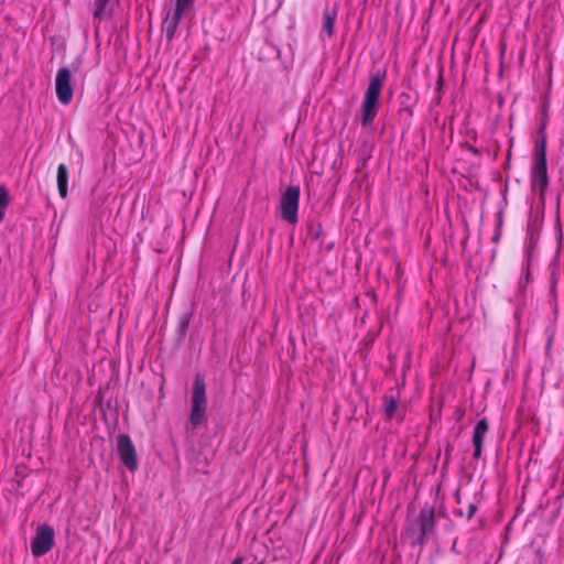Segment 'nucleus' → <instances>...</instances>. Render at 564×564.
Wrapping results in <instances>:
<instances>
[{
    "label": "nucleus",
    "mask_w": 564,
    "mask_h": 564,
    "mask_svg": "<svg viewBox=\"0 0 564 564\" xmlns=\"http://www.w3.org/2000/svg\"><path fill=\"white\" fill-rule=\"evenodd\" d=\"M436 527L435 510L433 506L425 503L417 518L405 521V527L401 533V539L412 546L423 545L429 535L434 534Z\"/></svg>",
    "instance_id": "nucleus-1"
},
{
    "label": "nucleus",
    "mask_w": 564,
    "mask_h": 564,
    "mask_svg": "<svg viewBox=\"0 0 564 564\" xmlns=\"http://www.w3.org/2000/svg\"><path fill=\"white\" fill-rule=\"evenodd\" d=\"M387 79L386 70H377L370 75L361 104V126L367 127L375 120L379 110V99Z\"/></svg>",
    "instance_id": "nucleus-2"
},
{
    "label": "nucleus",
    "mask_w": 564,
    "mask_h": 564,
    "mask_svg": "<svg viewBox=\"0 0 564 564\" xmlns=\"http://www.w3.org/2000/svg\"><path fill=\"white\" fill-rule=\"evenodd\" d=\"M206 384L203 377L200 375H196L193 383L189 413V422L194 427L202 425L206 421Z\"/></svg>",
    "instance_id": "nucleus-3"
},
{
    "label": "nucleus",
    "mask_w": 564,
    "mask_h": 564,
    "mask_svg": "<svg viewBox=\"0 0 564 564\" xmlns=\"http://www.w3.org/2000/svg\"><path fill=\"white\" fill-rule=\"evenodd\" d=\"M300 193L299 186H289L280 198L281 217L290 224L297 223Z\"/></svg>",
    "instance_id": "nucleus-4"
},
{
    "label": "nucleus",
    "mask_w": 564,
    "mask_h": 564,
    "mask_svg": "<svg viewBox=\"0 0 564 564\" xmlns=\"http://www.w3.org/2000/svg\"><path fill=\"white\" fill-rule=\"evenodd\" d=\"M194 2L195 0H175L173 11L166 14L162 25V31L169 41L174 37L184 13L193 7Z\"/></svg>",
    "instance_id": "nucleus-5"
},
{
    "label": "nucleus",
    "mask_w": 564,
    "mask_h": 564,
    "mask_svg": "<svg viewBox=\"0 0 564 564\" xmlns=\"http://www.w3.org/2000/svg\"><path fill=\"white\" fill-rule=\"evenodd\" d=\"M117 452L121 463L131 471L138 467L134 445L127 434H120L117 437Z\"/></svg>",
    "instance_id": "nucleus-6"
},
{
    "label": "nucleus",
    "mask_w": 564,
    "mask_h": 564,
    "mask_svg": "<svg viewBox=\"0 0 564 564\" xmlns=\"http://www.w3.org/2000/svg\"><path fill=\"white\" fill-rule=\"evenodd\" d=\"M70 73L68 68L63 67L57 72L55 79L56 96L61 104L68 105L73 99V87L70 84Z\"/></svg>",
    "instance_id": "nucleus-7"
},
{
    "label": "nucleus",
    "mask_w": 564,
    "mask_h": 564,
    "mask_svg": "<svg viewBox=\"0 0 564 564\" xmlns=\"http://www.w3.org/2000/svg\"><path fill=\"white\" fill-rule=\"evenodd\" d=\"M531 185L534 188L538 187L541 195L544 194L549 185L546 160H543V158L541 160L535 159L531 172Z\"/></svg>",
    "instance_id": "nucleus-8"
},
{
    "label": "nucleus",
    "mask_w": 564,
    "mask_h": 564,
    "mask_svg": "<svg viewBox=\"0 0 564 564\" xmlns=\"http://www.w3.org/2000/svg\"><path fill=\"white\" fill-rule=\"evenodd\" d=\"M489 431V423L486 417L480 419L473 431V446H474V453L473 458L479 459L482 455V446H484V440Z\"/></svg>",
    "instance_id": "nucleus-9"
},
{
    "label": "nucleus",
    "mask_w": 564,
    "mask_h": 564,
    "mask_svg": "<svg viewBox=\"0 0 564 564\" xmlns=\"http://www.w3.org/2000/svg\"><path fill=\"white\" fill-rule=\"evenodd\" d=\"M383 413L387 420H402L403 413L399 406L400 395L399 392L393 393L392 391L386 393L382 398Z\"/></svg>",
    "instance_id": "nucleus-10"
},
{
    "label": "nucleus",
    "mask_w": 564,
    "mask_h": 564,
    "mask_svg": "<svg viewBox=\"0 0 564 564\" xmlns=\"http://www.w3.org/2000/svg\"><path fill=\"white\" fill-rule=\"evenodd\" d=\"M55 541L54 529L50 525L37 528V556L46 554L52 550Z\"/></svg>",
    "instance_id": "nucleus-11"
},
{
    "label": "nucleus",
    "mask_w": 564,
    "mask_h": 564,
    "mask_svg": "<svg viewBox=\"0 0 564 564\" xmlns=\"http://www.w3.org/2000/svg\"><path fill=\"white\" fill-rule=\"evenodd\" d=\"M67 184H68V169L64 163H61L57 167V188L59 196L65 198L67 196Z\"/></svg>",
    "instance_id": "nucleus-12"
},
{
    "label": "nucleus",
    "mask_w": 564,
    "mask_h": 564,
    "mask_svg": "<svg viewBox=\"0 0 564 564\" xmlns=\"http://www.w3.org/2000/svg\"><path fill=\"white\" fill-rule=\"evenodd\" d=\"M110 0H95L94 1V17L98 20H104L110 17L111 9L109 6Z\"/></svg>",
    "instance_id": "nucleus-13"
},
{
    "label": "nucleus",
    "mask_w": 564,
    "mask_h": 564,
    "mask_svg": "<svg viewBox=\"0 0 564 564\" xmlns=\"http://www.w3.org/2000/svg\"><path fill=\"white\" fill-rule=\"evenodd\" d=\"M336 20V12L325 10L323 13V24H322V33L327 34L328 37L334 34V25Z\"/></svg>",
    "instance_id": "nucleus-14"
},
{
    "label": "nucleus",
    "mask_w": 564,
    "mask_h": 564,
    "mask_svg": "<svg viewBox=\"0 0 564 564\" xmlns=\"http://www.w3.org/2000/svg\"><path fill=\"white\" fill-rule=\"evenodd\" d=\"M546 160V139L542 135L535 143V159L536 160Z\"/></svg>",
    "instance_id": "nucleus-15"
},
{
    "label": "nucleus",
    "mask_w": 564,
    "mask_h": 564,
    "mask_svg": "<svg viewBox=\"0 0 564 564\" xmlns=\"http://www.w3.org/2000/svg\"><path fill=\"white\" fill-rule=\"evenodd\" d=\"M9 205V194L4 187H0V221L4 217V210Z\"/></svg>",
    "instance_id": "nucleus-16"
},
{
    "label": "nucleus",
    "mask_w": 564,
    "mask_h": 564,
    "mask_svg": "<svg viewBox=\"0 0 564 564\" xmlns=\"http://www.w3.org/2000/svg\"><path fill=\"white\" fill-rule=\"evenodd\" d=\"M189 321H191V315L189 314H184L180 322H178V330L181 334H184L188 326H189Z\"/></svg>",
    "instance_id": "nucleus-17"
},
{
    "label": "nucleus",
    "mask_w": 564,
    "mask_h": 564,
    "mask_svg": "<svg viewBox=\"0 0 564 564\" xmlns=\"http://www.w3.org/2000/svg\"><path fill=\"white\" fill-rule=\"evenodd\" d=\"M477 511V506L475 503H469L467 507L466 520L469 521Z\"/></svg>",
    "instance_id": "nucleus-18"
},
{
    "label": "nucleus",
    "mask_w": 564,
    "mask_h": 564,
    "mask_svg": "<svg viewBox=\"0 0 564 564\" xmlns=\"http://www.w3.org/2000/svg\"><path fill=\"white\" fill-rule=\"evenodd\" d=\"M400 112H406L410 118H412V116H413V110L409 105L401 106Z\"/></svg>",
    "instance_id": "nucleus-19"
},
{
    "label": "nucleus",
    "mask_w": 564,
    "mask_h": 564,
    "mask_svg": "<svg viewBox=\"0 0 564 564\" xmlns=\"http://www.w3.org/2000/svg\"><path fill=\"white\" fill-rule=\"evenodd\" d=\"M399 99H400L401 106L408 105L406 102L410 100V95L406 93H401L399 96Z\"/></svg>",
    "instance_id": "nucleus-20"
},
{
    "label": "nucleus",
    "mask_w": 564,
    "mask_h": 564,
    "mask_svg": "<svg viewBox=\"0 0 564 564\" xmlns=\"http://www.w3.org/2000/svg\"><path fill=\"white\" fill-rule=\"evenodd\" d=\"M29 547L33 556H35V536L30 538Z\"/></svg>",
    "instance_id": "nucleus-21"
},
{
    "label": "nucleus",
    "mask_w": 564,
    "mask_h": 564,
    "mask_svg": "<svg viewBox=\"0 0 564 564\" xmlns=\"http://www.w3.org/2000/svg\"><path fill=\"white\" fill-rule=\"evenodd\" d=\"M453 451V445H451L449 443L446 445V448H445V455H446V459L448 460L449 457H451V452Z\"/></svg>",
    "instance_id": "nucleus-22"
},
{
    "label": "nucleus",
    "mask_w": 564,
    "mask_h": 564,
    "mask_svg": "<svg viewBox=\"0 0 564 564\" xmlns=\"http://www.w3.org/2000/svg\"><path fill=\"white\" fill-rule=\"evenodd\" d=\"M467 510H463L462 508L455 510V514L459 518L465 517L466 518Z\"/></svg>",
    "instance_id": "nucleus-23"
},
{
    "label": "nucleus",
    "mask_w": 564,
    "mask_h": 564,
    "mask_svg": "<svg viewBox=\"0 0 564 564\" xmlns=\"http://www.w3.org/2000/svg\"><path fill=\"white\" fill-rule=\"evenodd\" d=\"M468 150L474 154V155H478L479 154V150L473 145H469L468 147Z\"/></svg>",
    "instance_id": "nucleus-24"
},
{
    "label": "nucleus",
    "mask_w": 564,
    "mask_h": 564,
    "mask_svg": "<svg viewBox=\"0 0 564 564\" xmlns=\"http://www.w3.org/2000/svg\"><path fill=\"white\" fill-rule=\"evenodd\" d=\"M231 564H243V558H242V557H240V556H239V557H236V558L231 562Z\"/></svg>",
    "instance_id": "nucleus-25"
},
{
    "label": "nucleus",
    "mask_w": 564,
    "mask_h": 564,
    "mask_svg": "<svg viewBox=\"0 0 564 564\" xmlns=\"http://www.w3.org/2000/svg\"><path fill=\"white\" fill-rule=\"evenodd\" d=\"M499 239H500V234H499V232H497V234L494 236L492 240H494L495 242H498V241H499Z\"/></svg>",
    "instance_id": "nucleus-26"
},
{
    "label": "nucleus",
    "mask_w": 564,
    "mask_h": 564,
    "mask_svg": "<svg viewBox=\"0 0 564 564\" xmlns=\"http://www.w3.org/2000/svg\"><path fill=\"white\" fill-rule=\"evenodd\" d=\"M319 234H321V229L318 228V230H316V231L314 232V238H315V239H318V238H319Z\"/></svg>",
    "instance_id": "nucleus-27"
}]
</instances>
